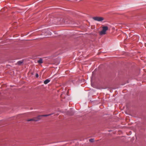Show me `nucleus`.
<instances>
[{"instance_id":"nucleus-1","label":"nucleus","mask_w":146,"mask_h":146,"mask_svg":"<svg viewBox=\"0 0 146 146\" xmlns=\"http://www.w3.org/2000/svg\"><path fill=\"white\" fill-rule=\"evenodd\" d=\"M102 30L99 32V34L100 35H104L106 33V31L108 30V27L107 26H104L102 27Z\"/></svg>"},{"instance_id":"nucleus-2","label":"nucleus","mask_w":146,"mask_h":146,"mask_svg":"<svg viewBox=\"0 0 146 146\" xmlns=\"http://www.w3.org/2000/svg\"><path fill=\"white\" fill-rule=\"evenodd\" d=\"M93 19L94 20L98 21H101L104 20V18L103 17H93Z\"/></svg>"},{"instance_id":"nucleus-3","label":"nucleus","mask_w":146,"mask_h":146,"mask_svg":"<svg viewBox=\"0 0 146 146\" xmlns=\"http://www.w3.org/2000/svg\"><path fill=\"white\" fill-rule=\"evenodd\" d=\"M41 117H42L41 115H39L36 117H35L36 120H37V121L40 120L41 119Z\"/></svg>"},{"instance_id":"nucleus-4","label":"nucleus","mask_w":146,"mask_h":146,"mask_svg":"<svg viewBox=\"0 0 146 146\" xmlns=\"http://www.w3.org/2000/svg\"><path fill=\"white\" fill-rule=\"evenodd\" d=\"M50 81V80L49 79H47L44 81V84H46Z\"/></svg>"},{"instance_id":"nucleus-5","label":"nucleus","mask_w":146,"mask_h":146,"mask_svg":"<svg viewBox=\"0 0 146 146\" xmlns=\"http://www.w3.org/2000/svg\"><path fill=\"white\" fill-rule=\"evenodd\" d=\"M23 60L19 61H18L17 62L16 64H17L18 65H21L23 63Z\"/></svg>"},{"instance_id":"nucleus-6","label":"nucleus","mask_w":146,"mask_h":146,"mask_svg":"<svg viewBox=\"0 0 146 146\" xmlns=\"http://www.w3.org/2000/svg\"><path fill=\"white\" fill-rule=\"evenodd\" d=\"M37 62L39 64H41L43 63V60L42 59L40 58V59L37 61Z\"/></svg>"},{"instance_id":"nucleus-7","label":"nucleus","mask_w":146,"mask_h":146,"mask_svg":"<svg viewBox=\"0 0 146 146\" xmlns=\"http://www.w3.org/2000/svg\"><path fill=\"white\" fill-rule=\"evenodd\" d=\"M52 113L50 114H47V115H41V116H42V117H47V116H48L50 115H52Z\"/></svg>"},{"instance_id":"nucleus-8","label":"nucleus","mask_w":146,"mask_h":146,"mask_svg":"<svg viewBox=\"0 0 146 146\" xmlns=\"http://www.w3.org/2000/svg\"><path fill=\"white\" fill-rule=\"evenodd\" d=\"M35 117H33V118L31 119L32 121H37V120H36Z\"/></svg>"},{"instance_id":"nucleus-9","label":"nucleus","mask_w":146,"mask_h":146,"mask_svg":"<svg viewBox=\"0 0 146 146\" xmlns=\"http://www.w3.org/2000/svg\"><path fill=\"white\" fill-rule=\"evenodd\" d=\"M94 139H91L89 140V141L90 142H93L94 141Z\"/></svg>"},{"instance_id":"nucleus-10","label":"nucleus","mask_w":146,"mask_h":146,"mask_svg":"<svg viewBox=\"0 0 146 146\" xmlns=\"http://www.w3.org/2000/svg\"><path fill=\"white\" fill-rule=\"evenodd\" d=\"M36 77L37 78L38 77V74H36Z\"/></svg>"},{"instance_id":"nucleus-11","label":"nucleus","mask_w":146,"mask_h":146,"mask_svg":"<svg viewBox=\"0 0 146 146\" xmlns=\"http://www.w3.org/2000/svg\"><path fill=\"white\" fill-rule=\"evenodd\" d=\"M32 121V119H28L27 120V121Z\"/></svg>"}]
</instances>
